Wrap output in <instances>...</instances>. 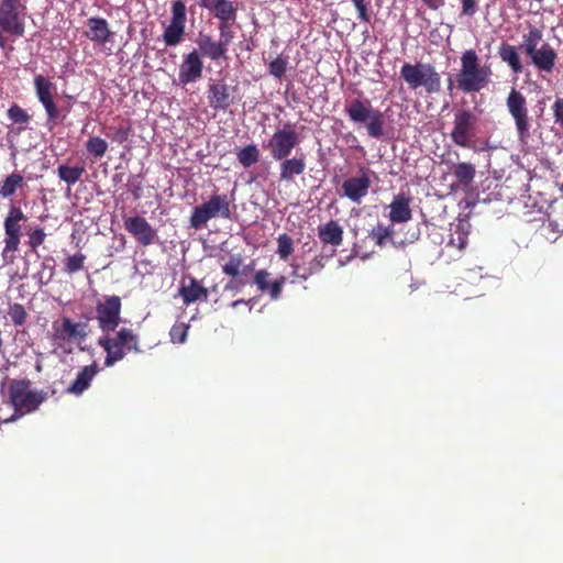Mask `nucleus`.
<instances>
[{"label": "nucleus", "instance_id": "obj_1", "mask_svg": "<svg viewBox=\"0 0 563 563\" xmlns=\"http://www.w3.org/2000/svg\"><path fill=\"white\" fill-rule=\"evenodd\" d=\"M492 76L487 65H481L475 51L467 49L461 56V69L457 74V86L463 92H477L485 88Z\"/></svg>", "mask_w": 563, "mask_h": 563}, {"label": "nucleus", "instance_id": "obj_2", "mask_svg": "<svg viewBox=\"0 0 563 563\" xmlns=\"http://www.w3.org/2000/svg\"><path fill=\"white\" fill-rule=\"evenodd\" d=\"M52 343L54 350H60L63 353L73 352L71 343L80 346L81 351L87 347L81 346L88 335V324L86 322H76L71 318L65 317L60 321L53 322Z\"/></svg>", "mask_w": 563, "mask_h": 563}, {"label": "nucleus", "instance_id": "obj_3", "mask_svg": "<svg viewBox=\"0 0 563 563\" xmlns=\"http://www.w3.org/2000/svg\"><path fill=\"white\" fill-rule=\"evenodd\" d=\"M98 345L107 353L104 358V366L107 367H111L123 360L131 351L140 352L139 335L128 328L120 329L114 335H101L98 339Z\"/></svg>", "mask_w": 563, "mask_h": 563}, {"label": "nucleus", "instance_id": "obj_4", "mask_svg": "<svg viewBox=\"0 0 563 563\" xmlns=\"http://www.w3.org/2000/svg\"><path fill=\"white\" fill-rule=\"evenodd\" d=\"M345 112L352 122L364 125L369 136H383L384 115L372 107L369 100L353 99L345 107Z\"/></svg>", "mask_w": 563, "mask_h": 563}, {"label": "nucleus", "instance_id": "obj_5", "mask_svg": "<svg viewBox=\"0 0 563 563\" xmlns=\"http://www.w3.org/2000/svg\"><path fill=\"white\" fill-rule=\"evenodd\" d=\"M400 75L410 89L422 87L428 93H437L441 89V77L435 68L428 63H405Z\"/></svg>", "mask_w": 563, "mask_h": 563}, {"label": "nucleus", "instance_id": "obj_6", "mask_svg": "<svg viewBox=\"0 0 563 563\" xmlns=\"http://www.w3.org/2000/svg\"><path fill=\"white\" fill-rule=\"evenodd\" d=\"M26 216L20 207L11 206L3 220V250L1 257L3 264H12L15 260V253L19 251L22 238V222L26 221Z\"/></svg>", "mask_w": 563, "mask_h": 563}, {"label": "nucleus", "instance_id": "obj_7", "mask_svg": "<svg viewBox=\"0 0 563 563\" xmlns=\"http://www.w3.org/2000/svg\"><path fill=\"white\" fill-rule=\"evenodd\" d=\"M25 7L20 0H2L0 4V46L7 44V36L24 34Z\"/></svg>", "mask_w": 563, "mask_h": 563}, {"label": "nucleus", "instance_id": "obj_8", "mask_svg": "<svg viewBox=\"0 0 563 563\" xmlns=\"http://www.w3.org/2000/svg\"><path fill=\"white\" fill-rule=\"evenodd\" d=\"M221 217L231 218L230 200L227 195H212L209 200L192 210L190 225L195 229L203 228L210 219Z\"/></svg>", "mask_w": 563, "mask_h": 563}, {"label": "nucleus", "instance_id": "obj_9", "mask_svg": "<svg viewBox=\"0 0 563 563\" xmlns=\"http://www.w3.org/2000/svg\"><path fill=\"white\" fill-rule=\"evenodd\" d=\"M299 142L300 139L295 126L292 124H286L283 129H278L274 132L266 144V148L275 161H282L291 154Z\"/></svg>", "mask_w": 563, "mask_h": 563}, {"label": "nucleus", "instance_id": "obj_10", "mask_svg": "<svg viewBox=\"0 0 563 563\" xmlns=\"http://www.w3.org/2000/svg\"><path fill=\"white\" fill-rule=\"evenodd\" d=\"M507 109L512 117L521 142H527L530 136V120L528 115L525 96L516 89H511L506 100Z\"/></svg>", "mask_w": 563, "mask_h": 563}, {"label": "nucleus", "instance_id": "obj_11", "mask_svg": "<svg viewBox=\"0 0 563 563\" xmlns=\"http://www.w3.org/2000/svg\"><path fill=\"white\" fill-rule=\"evenodd\" d=\"M10 400L15 410L13 415L18 419L24 413L36 410L44 398L40 393L30 390L24 383L16 382L10 386Z\"/></svg>", "mask_w": 563, "mask_h": 563}, {"label": "nucleus", "instance_id": "obj_12", "mask_svg": "<svg viewBox=\"0 0 563 563\" xmlns=\"http://www.w3.org/2000/svg\"><path fill=\"white\" fill-rule=\"evenodd\" d=\"M476 117L470 110L455 112L451 139L454 144L461 147H471L475 136Z\"/></svg>", "mask_w": 563, "mask_h": 563}, {"label": "nucleus", "instance_id": "obj_13", "mask_svg": "<svg viewBox=\"0 0 563 563\" xmlns=\"http://www.w3.org/2000/svg\"><path fill=\"white\" fill-rule=\"evenodd\" d=\"M97 321L102 332L114 331L121 318V299L119 296H107L96 306Z\"/></svg>", "mask_w": 563, "mask_h": 563}, {"label": "nucleus", "instance_id": "obj_14", "mask_svg": "<svg viewBox=\"0 0 563 563\" xmlns=\"http://www.w3.org/2000/svg\"><path fill=\"white\" fill-rule=\"evenodd\" d=\"M186 5L177 0L172 4V18L164 29L162 38L166 46H176L183 42L186 29Z\"/></svg>", "mask_w": 563, "mask_h": 563}, {"label": "nucleus", "instance_id": "obj_15", "mask_svg": "<svg viewBox=\"0 0 563 563\" xmlns=\"http://www.w3.org/2000/svg\"><path fill=\"white\" fill-rule=\"evenodd\" d=\"M34 87L38 101L42 103L47 115V125H54L59 118L60 111L54 101L56 86L42 75L34 77Z\"/></svg>", "mask_w": 563, "mask_h": 563}, {"label": "nucleus", "instance_id": "obj_16", "mask_svg": "<svg viewBox=\"0 0 563 563\" xmlns=\"http://www.w3.org/2000/svg\"><path fill=\"white\" fill-rule=\"evenodd\" d=\"M360 173V176L345 179L341 186L343 196L355 203L362 202L363 198L368 194L372 185V179L369 177L371 170L361 168Z\"/></svg>", "mask_w": 563, "mask_h": 563}, {"label": "nucleus", "instance_id": "obj_17", "mask_svg": "<svg viewBox=\"0 0 563 563\" xmlns=\"http://www.w3.org/2000/svg\"><path fill=\"white\" fill-rule=\"evenodd\" d=\"M123 225L124 229L143 246H148L157 240L156 230L143 217H126L123 219Z\"/></svg>", "mask_w": 563, "mask_h": 563}, {"label": "nucleus", "instance_id": "obj_18", "mask_svg": "<svg viewBox=\"0 0 563 563\" xmlns=\"http://www.w3.org/2000/svg\"><path fill=\"white\" fill-rule=\"evenodd\" d=\"M203 63L198 51L184 55L179 65L178 81L180 85L196 82L202 77Z\"/></svg>", "mask_w": 563, "mask_h": 563}, {"label": "nucleus", "instance_id": "obj_19", "mask_svg": "<svg viewBox=\"0 0 563 563\" xmlns=\"http://www.w3.org/2000/svg\"><path fill=\"white\" fill-rule=\"evenodd\" d=\"M197 3L218 21L236 20L238 8L231 0H197Z\"/></svg>", "mask_w": 563, "mask_h": 563}, {"label": "nucleus", "instance_id": "obj_20", "mask_svg": "<svg viewBox=\"0 0 563 563\" xmlns=\"http://www.w3.org/2000/svg\"><path fill=\"white\" fill-rule=\"evenodd\" d=\"M528 57L539 71L551 74L555 67L558 54L549 43H542L539 49Z\"/></svg>", "mask_w": 563, "mask_h": 563}, {"label": "nucleus", "instance_id": "obj_21", "mask_svg": "<svg viewBox=\"0 0 563 563\" xmlns=\"http://www.w3.org/2000/svg\"><path fill=\"white\" fill-rule=\"evenodd\" d=\"M471 223L465 219L457 220L456 223L451 225L450 235L446 241L445 247L455 249L460 253L464 251L468 243V235L471 232Z\"/></svg>", "mask_w": 563, "mask_h": 563}, {"label": "nucleus", "instance_id": "obj_22", "mask_svg": "<svg viewBox=\"0 0 563 563\" xmlns=\"http://www.w3.org/2000/svg\"><path fill=\"white\" fill-rule=\"evenodd\" d=\"M208 101L214 110L228 109L232 103L230 87L223 81L209 84Z\"/></svg>", "mask_w": 563, "mask_h": 563}, {"label": "nucleus", "instance_id": "obj_23", "mask_svg": "<svg viewBox=\"0 0 563 563\" xmlns=\"http://www.w3.org/2000/svg\"><path fill=\"white\" fill-rule=\"evenodd\" d=\"M85 35L91 42L104 44L110 41L113 33L106 19L92 16L87 20V31Z\"/></svg>", "mask_w": 563, "mask_h": 563}, {"label": "nucleus", "instance_id": "obj_24", "mask_svg": "<svg viewBox=\"0 0 563 563\" xmlns=\"http://www.w3.org/2000/svg\"><path fill=\"white\" fill-rule=\"evenodd\" d=\"M411 199L404 194L394 197L389 205V219L395 223H404L411 220L412 213L410 209Z\"/></svg>", "mask_w": 563, "mask_h": 563}, {"label": "nucleus", "instance_id": "obj_25", "mask_svg": "<svg viewBox=\"0 0 563 563\" xmlns=\"http://www.w3.org/2000/svg\"><path fill=\"white\" fill-rule=\"evenodd\" d=\"M178 292L185 305H190L200 299L207 300L208 298V290L195 278H188V280L184 279L179 286Z\"/></svg>", "mask_w": 563, "mask_h": 563}, {"label": "nucleus", "instance_id": "obj_26", "mask_svg": "<svg viewBox=\"0 0 563 563\" xmlns=\"http://www.w3.org/2000/svg\"><path fill=\"white\" fill-rule=\"evenodd\" d=\"M201 55L210 58L211 60H219L227 58V48L220 41L213 40L210 35H200L197 41Z\"/></svg>", "mask_w": 563, "mask_h": 563}, {"label": "nucleus", "instance_id": "obj_27", "mask_svg": "<svg viewBox=\"0 0 563 563\" xmlns=\"http://www.w3.org/2000/svg\"><path fill=\"white\" fill-rule=\"evenodd\" d=\"M98 372L99 367L96 363L85 366L79 371L73 384L67 388V391L74 395H81L90 386Z\"/></svg>", "mask_w": 563, "mask_h": 563}, {"label": "nucleus", "instance_id": "obj_28", "mask_svg": "<svg viewBox=\"0 0 563 563\" xmlns=\"http://www.w3.org/2000/svg\"><path fill=\"white\" fill-rule=\"evenodd\" d=\"M543 41V31L534 25L529 24L527 32L522 34V41L519 48L528 57L539 49Z\"/></svg>", "mask_w": 563, "mask_h": 563}, {"label": "nucleus", "instance_id": "obj_29", "mask_svg": "<svg viewBox=\"0 0 563 563\" xmlns=\"http://www.w3.org/2000/svg\"><path fill=\"white\" fill-rule=\"evenodd\" d=\"M319 239L324 244L339 246L343 241V229L336 221H329L318 228Z\"/></svg>", "mask_w": 563, "mask_h": 563}, {"label": "nucleus", "instance_id": "obj_30", "mask_svg": "<svg viewBox=\"0 0 563 563\" xmlns=\"http://www.w3.org/2000/svg\"><path fill=\"white\" fill-rule=\"evenodd\" d=\"M306 162L303 157L284 158L280 163V180L292 181L294 177L303 173Z\"/></svg>", "mask_w": 563, "mask_h": 563}, {"label": "nucleus", "instance_id": "obj_31", "mask_svg": "<svg viewBox=\"0 0 563 563\" xmlns=\"http://www.w3.org/2000/svg\"><path fill=\"white\" fill-rule=\"evenodd\" d=\"M498 55L515 74L522 73L523 67L516 46L503 43L498 48Z\"/></svg>", "mask_w": 563, "mask_h": 563}, {"label": "nucleus", "instance_id": "obj_32", "mask_svg": "<svg viewBox=\"0 0 563 563\" xmlns=\"http://www.w3.org/2000/svg\"><path fill=\"white\" fill-rule=\"evenodd\" d=\"M25 185L24 178L19 173H12L8 175L0 183V198L7 199L13 196L19 189H22Z\"/></svg>", "mask_w": 563, "mask_h": 563}, {"label": "nucleus", "instance_id": "obj_33", "mask_svg": "<svg viewBox=\"0 0 563 563\" xmlns=\"http://www.w3.org/2000/svg\"><path fill=\"white\" fill-rule=\"evenodd\" d=\"M85 172L84 166H68L63 164L57 168L59 179L65 181L68 186H73L79 181Z\"/></svg>", "mask_w": 563, "mask_h": 563}, {"label": "nucleus", "instance_id": "obj_34", "mask_svg": "<svg viewBox=\"0 0 563 563\" xmlns=\"http://www.w3.org/2000/svg\"><path fill=\"white\" fill-rule=\"evenodd\" d=\"M475 173V167L471 163H459L454 169V176L463 188L473 183Z\"/></svg>", "mask_w": 563, "mask_h": 563}, {"label": "nucleus", "instance_id": "obj_35", "mask_svg": "<svg viewBox=\"0 0 563 563\" xmlns=\"http://www.w3.org/2000/svg\"><path fill=\"white\" fill-rule=\"evenodd\" d=\"M86 258V255L81 252L66 256L64 260L63 271L67 275H73L82 271L85 268Z\"/></svg>", "mask_w": 563, "mask_h": 563}, {"label": "nucleus", "instance_id": "obj_36", "mask_svg": "<svg viewBox=\"0 0 563 563\" xmlns=\"http://www.w3.org/2000/svg\"><path fill=\"white\" fill-rule=\"evenodd\" d=\"M236 157L240 164L243 167L247 168L258 162L260 152L256 145L251 144L243 148H240L236 153Z\"/></svg>", "mask_w": 563, "mask_h": 563}, {"label": "nucleus", "instance_id": "obj_37", "mask_svg": "<svg viewBox=\"0 0 563 563\" xmlns=\"http://www.w3.org/2000/svg\"><path fill=\"white\" fill-rule=\"evenodd\" d=\"M108 143L99 136L89 137L86 142V150L89 155L101 158L108 151Z\"/></svg>", "mask_w": 563, "mask_h": 563}, {"label": "nucleus", "instance_id": "obj_38", "mask_svg": "<svg viewBox=\"0 0 563 563\" xmlns=\"http://www.w3.org/2000/svg\"><path fill=\"white\" fill-rule=\"evenodd\" d=\"M235 20H220L219 21V34H220V43L228 49V46L234 38V32L231 29V23Z\"/></svg>", "mask_w": 563, "mask_h": 563}, {"label": "nucleus", "instance_id": "obj_39", "mask_svg": "<svg viewBox=\"0 0 563 563\" xmlns=\"http://www.w3.org/2000/svg\"><path fill=\"white\" fill-rule=\"evenodd\" d=\"M292 240L287 234H282L277 239V254L282 260H287L292 253Z\"/></svg>", "mask_w": 563, "mask_h": 563}, {"label": "nucleus", "instance_id": "obj_40", "mask_svg": "<svg viewBox=\"0 0 563 563\" xmlns=\"http://www.w3.org/2000/svg\"><path fill=\"white\" fill-rule=\"evenodd\" d=\"M391 234L393 230L390 228L378 224L371 231L369 236L377 245L382 246L391 238Z\"/></svg>", "mask_w": 563, "mask_h": 563}, {"label": "nucleus", "instance_id": "obj_41", "mask_svg": "<svg viewBox=\"0 0 563 563\" xmlns=\"http://www.w3.org/2000/svg\"><path fill=\"white\" fill-rule=\"evenodd\" d=\"M8 314L15 325H22L26 321V311L21 303H13L9 307Z\"/></svg>", "mask_w": 563, "mask_h": 563}, {"label": "nucleus", "instance_id": "obj_42", "mask_svg": "<svg viewBox=\"0 0 563 563\" xmlns=\"http://www.w3.org/2000/svg\"><path fill=\"white\" fill-rule=\"evenodd\" d=\"M288 66V60L286 57L278 56L274 60L269 63V74L276 78H282Z\"/></svg>", "mask_w": 563, "mask_h": 563}, {"label": "nucleus", "instance_id": "obj_43", "mask_svg": "<svg viewBox=\"0 0 563 563\" xmlns=\"http://www.w3.org/2000/svg\"><path fill=\"white\" fill-rule=\"evenodd\" d=\"M46 239V233L44 229L36 228L27 234L26 244L32 251H36L38 246H41Z\"/></svg>", "mask_w": 563, "mask_h": 563}, {"label": "nucleus", "instance_id": "obj_44", "mask_svg": "<svg viewBox=\"0 0 563 563\" xmlns=\"http://www.w3.org/2000/svg\"><path fill=\"white\" fill-rule=\"evenodd\" d=\"M8 117L14 123H27L30 121L27 112L18 104L9 108Z\"/></svg>", "mask_w": 563, "mask_h": 563}, {"label": "nucleus", "instance_id": "obj_45", "mask_svg": "<svg viewBox=\"0 0 563 563\" xmlns=\"http://www.w3.org/2000/svg\"><path fill=\"white\" fill-rule=\"evenodd\" d=\"M241 266H242V258L240 256L233 255L222 266V271L225 275L235 277L240 274Z\"/></svg>", "mask_w": 563, "mask_h": 563}, {"label": "nucleus", "instance_id": "obj_46", "mask_svg": "<svg viewBox=\"0 0 563 563\" xmlns=\"http://www.w3.org/2000/svg\"><path fill=\"white\" fill-rule=\"evenodd\" d=\"M460 15L462 16H474L479 9V0H459Z\"/></svg>", "mask_w": 563, "mask_h": 563}, {"label": "nucleus", "instance_id": "obj_47", "mask_svg": "<svg viewBox=\"0 0 563 563\" xmlns=\"http://www.w3.org/2000/svg\"><path fill=\"white\" fill-rule=\"evenodd\" d=\"M189 327L187 324L180 323L175 324L169 332L172 342L174 343H184L187 338Z\"/></svg>", "mask_w": 563, "mask_h": 563}, {"label": "nucleus", "instance_id": "obj_48", "mask_svg": "<svg viewBox=\"0 0 563 563\" xmlns=\"http://www.w3.org/2000/svg\"><path fill=\"white\" fill-rule=\"evenodd\" d=\"M351 1L357 11L358 19L362 22H366V23L369 22V20H371V14L368 12L369 1L368 0H351Z\"/></svg>", "mask_w": 563, "mask_h": 563}, {"label": "nucleus", "instance_id": "obj_49", "mask_svg": "<svg viewBox=\"0 0 563 563\" xmlns=\"http://www.w3.org/2000/svg\"><path fill=\"white\" fill-rule=\"evenodd\" d=\"M269 273L265 269L258 271L255 274L254 283L256 284L257 288L261 291H266L268 287L271 286V283H268Z\"/></svg>", "mask_w": 563, "mask_h": 563}, {"label": "nucleus", "instance_id": "obj_50", "mask_svg": "<svg viewBox=\"0 0 563 563\" xmlns=\"http://www.w3.org/2000/svg\"><path fill=\"white\" fill-rule=\"evenodd\" d=\"M285 282H286V278L282 276V277L275 279L273 283H271V286L268 287V289L266 291L269 292L272 299L276 300L279 298L282 288H283Z\"/></svg>", "mask_w": 563, "mask_h": 563}, {"label": "nucleus", "instance_id": "obj_51", "mask_svg": "<svg viewBox=\"0 0 563 563\" xmlns=\"http://www.w3.org/2000/svg\"><path fill=\"white\" fill-rule=\"evenodd\" d=\"M554 120L556 123L563 125V99L559 98L553 104Z\"/></svg>", "mask_w": 563, "mask_h": 563}, {"label": "nucleus", "instance_id": "obj_52", "mask_svg": "<svg viewBox=\"0 0 563 563\" xmlns=\"http://www.w3.org/2000/svg\"><path fill=\"white\" fill-rule=\"evenodd\" d=\"M422 2L431 10H438L444 4V0H422Z\"/></svg>", "mask_w": 563, "mask_h": 563}, {"label": "nucleus", "instance_id": "obj_53", "mask_svg": "<svg viewBox=\"0 0 563 563\" xmlns=\"http://www.w3.org/2000/svg\"><path fill=\"white\" fill-rule=\"evenodd\" d=\"M291 266H292V269H294L292 276H295V277H298V278H301V279L306 280L311 275L310 271L300 274L298 272V265H296V264H291Z\"/></svg>", "mask_w": 563, "mask_h": 563}, {"label": "nucleus", "instance_id": "obj_54", "mask_svg": "<svg viewBox=\"0 0 563 563\" xmlns=\"http://www.w3.org/2000/svg\"><path fill=\"white\" fill-rule=\"evenodd\" d=\"M140 189H141V184L140 183L136 184V185H134L132 183L129 184V190L134 194L135 198L140 197V194H139Z\"/></svg>", "mask_w": 563, "mask_h": 563}, {"label": "nucleus", "instance_id": "obj_55", "mask_svg": "<svg viewBox=\"0 0 563 563\" xmlns=\"http://www.w3.org/2000/svg\"><path fill=\"white\" fill-rule=\"evenodd\" d=\"M16 420V416L15 415H12L10 417H2L0 416V423H8V422H11V421H14Z\"/></svg>", "mask_w": 563, "mask_h": 563}, {"label": "nucleus", "instance_id": "obj_56", "mask_svg": "<svg viewBox=\"0 0 563 563\" xmlns=\"http://www.w3.org/2000/svg\"><path fill=\"white\" fill-rule=\"evenodd\" d=\"M246 303H247V301H245V300H243V299H239V300L233 301V302L231 303V306H232L233 308H236L238 306L246 305Z\"/></svg>", "mask_w": 563, "mask_h": 563}, {"label": "nucleus", "instance_id": "obj_57", "mask_svg": "<svg viewBox=\"0 0 563 563\" xmlns=\"http://www.w3.org/2000/svg\"><path fill=\"white\" fill-rule=\"evenodd\" d=\"M452 87H453V84H452V81H450L449 89H452Z\"/></svg>", "mask_w": 563, "mask_h": 563}]
</instances>
